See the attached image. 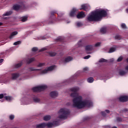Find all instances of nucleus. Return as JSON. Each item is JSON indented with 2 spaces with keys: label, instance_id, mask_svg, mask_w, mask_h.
I'll return each instance as SVG.
<instances>
[{
  "label": "nucleus",
  "instance_id": "nucleus-1",
  "mask_svg": "<svg viewBox=\"0 0 128 128\" xmlns=\"http://www.w3.org/2000/svg\"><path fill=\"white\" fill-rule=\"evenodd\" d=\"M72 93L70 96L74 98L73 99V107L77 108H90L92 106V102L88 100L82 101V97L78 96V92L80 90L78 87H74L70 89Z\"/></svg>",
  "mask_w": 128,
  "mask_h": 128
},
{
  "label": "nucleus",
  "instance_id": "nucleus-2",
  "mask_svg": "<svg viewBox=\"0 0 128 128\" xmlns=\"http://www.w3.org/2000/svg\"><path fill=\"white\" fill-rule=\"evenodd\" d=\"M108 12L104 10L93 11L87 18V22H100L102 18H106Z\"/></svg>",
  "mask_w": 128,
  "mask_h": 128
},
{
  "label": "nucleus",
  "instance_id": "nucleus-3",
  "mask_svg": "<svg viewBox=\"0 0 128 128\" xmlns=\"http://www.w3.org/2000/svg\"><path fill=\"white\" fill-rule=\"evenodd\" d=\"M58 113L62 114L58 116L59 118L66 120V118H68V114H70V112L69 110L66 108H61L59 110Z\"/></svg>",
  "mask_w": 128,
  "mask_h": 128
},
{
  "label": "nucleus",
  "instance_id": "nucleus-4",
  "mask_svg": "<svg viewBox=\"0 0 128 128\" xmlns=\"http://www.w3.org/2000/svg\"><path fill=\"white\" fill-rule=\"evenodd\" d=\"M54 14H56V11H52L50 12V16L49 18V22L48 24H54V22L56 20V17L54 16Z\"/></svg>",
  "mask_w": 128,
  "mask_h": 128
},
{
  "label": "nucleus",
  "instance_id": "nucleus-5",
  "mask_svg": "<svg viewBox=\"0 0 128 128\" xmlns=\"http://www.w3.org/2000/svg\"><path fill=\"white\" fill-rule=\"evenodd\" d=\"M28 8V6L24 5L22 2L20 5L16 4V10H26Z\"/></svg>",
  "mask_w": 128,
  "mask_h": 128
},
{
  "label": "nucleus",
  "instance_id": "nucleus-6",
  "mask_svg": "<svg viewBox=\"0 0 128 128\" xmlns=\"http://www.w3.org/2000/svg\"><path fill=\"white\" fill-rule=\"evenodd\" d=\"M56 66H51L48 68L47 69L41 70V74H48V72H50L54 69Z\"/></svg>",
  "mask_w": 128,
  "mask_h": 128
},
{
  "label": "nucleus",
  "instance_id": "nucleus-7",
  "mask_svg": "<svg viewBox=\"0 0 128 128\" xmlns=\"http://www.w3.org/2000/svg\"><path fill=\"white\" fill-rule=\"evenodd\" d=\"M78 12V10L76 9V8H73L70 14V16L72 17L76 16Z\"/></svg>",
  "mask_w": 128,
  "mask_h": 128
},
{
  "label": "nucleus",
  "instance_id": "nucleus-8",
  "mask_svg": "<svg viewBox=\"0 0 128 128\" xmlns=\"http://www.w3.org/2000/svg\"><path fill=\"white\" fill-rule=\"evenodd\" d=\"M90 8L86 4H83L81 5V8H80V10H84L85 12H88L90 10Z\"/></svg>",
  "mask_w": 128,
  "mask_h": 128
},
{
  "label": "nucleus",
  "instance_id": "nucleus-9",
  "mask_svg": "<svg viewBox=\"0 0 128 128\" xmlns=\"http://www.w3.org/2000/svg\"><path fill=\"white\" fill-rule=\"evenodd\" d=\"M119 100L122 102H128V96H121L119 98Z\"/></svg>",
  "mask_w": 128,
  "mask_h": 128
},
{
  "label": "nucleus",
  "instance_id": "nucleus-10",
  "mask_svg": "<svg viewBox=\"0 0 128 128\" xmlns=\"http://www.w3.org/2000/svg\"><path fill=\"white\" fill-rule=\"evenodd\" d=\"M86 16V14H84V12H81L80 13H78L76 18H84Z\"/></svg>",
  "mask_w": 128,
  "mask_h": 128
},
{
  "label": "nucleus",
  "instance_id": "nucleus-11",
  "mask_svg": "<svg viewBox=\"0 0 128 128\" xmlns=\"http://www.w3.org/2000/svg\"><path fill=\"white\" fill-rule=\"evenodd\" d=\"M58 95V92H56V91H53L50 93V96H51V98H56Z\"/></svg>",
  "mask_w": 128,
  "mask_h": 128
},
{
  "label": "nucleus",
  "instance_id": "nucleus-12",
  "mask_svg": "<svg viewBox=\"0 0 128 128\" xmlns=\"http://www.w3.org/2000/svg\"><path fill=\"white\" fill-rule=\"evenodd\" d=\"M47 54L48 56L54 57L56 56V52L52 51L48 52Z\"/></svg>",
  "mask_w": 128,
  "mask_h": 128
},
{
  "label": "nucleus",
  "instance_id": "nucleus-13",
  "mask_svg": "<svg viewBox=\"0 0 128 128\" xmlns=\"http://www.w3.org/2000/svg\"><path fill=\"white\" fill-rule=\"evenodd\" d=\"M71 60H72V58L70 56H68L67 58H65L64 60V62H71Z\"/></svg>",
  "mask_w": 128,
  "mask_h": 128
},
{
  "label": "nucleus",
  "instance_id": "nucleus-14",
  "mask_svg": "<svg viewBox=\"0 0 128 128\" xmlns=\"http://www.w3.org/2000/svg\"><path fill=\"white\" fill-rule=\"evenodd\" d=\"M46 128V123H42L36 125V128Z\"/></svg>",
  "mask_w": 128,
  "mask_h": 128
},
{
  "label": "nucleus",
  "instance_id": "nucleus-15",
  "mask_svg": "<svg viewBox=\"0 0 128 128\" xmlns=\"http://www.w3.org/2000/svg\"><path fill=\"white\" fill-rule=\"evenodd\" d=\"M12 10L8 11L2 14L3 16H8L12 14Z\"/></svg>",
  "mask_w": 128,
  "mask_h": 128
},
{
  "label": "nucleus",
  "instance_id": "nucleus-16",
  "mask_svg": "<svg viewBox=\"0 0 128 128\" xmlns=\"http://www.w3.org/2000/svg\"><path fill=\"white\" fill-rule=\"evenodd\" d=\"M94 46H92V45H88L86 46L85 50L88 52V51L92 50Z\"/></svg>",
  "mask_w": 128,
  "mask_h": 128
},
{
  "label": "nucleus",
  "instance_id": "nucleus-17",
  "mask_svg": "<svg viewBox=\"0 0 128 128\" xmlns=\"http://www.w3.org/2000/svg\"><path fill=\"white\" fill-rule=\"evenodd\" d=\"M39 92H42V90H44L46 88H48V86H38Z\"/></svg>",
  "mask_w": 128,
  "mask_h": 128
},
{
  "label": "nucleus",
  "instance_id": "nucleus-18",
  "mask_svg": "<svg viewBox=\"0 0 128 128\" xmlns=\"http://www.w3.org/2000/svg\"><path fill=\"white\" fill-rule=\"evenodd\" d=\"M14 36H16V32H14L11 33L10 35L8 37V38H10V40H12L14 38Z\"/></svg>",
  "mask_w": 128,
  "mask_h": 128
},
{
  "label": "nucleus",
  "instance_id": "nucleus-19",
  "mask_svg": "<svg viewBox=\"0 0 128 128\" xmlns=\"http://www.w3.org/2000/svg\"><path fill=\"white\" fill-rule=\"evenodd\" d=\"M118 74L120 76H124L126 74V71L120 70H119Z\"/></svg>",
  "mask_w": 128,
  "mask_h": 128
},
{
  "label": "nucleus",
  "instance_id": "nucleus-20",
  "mask_svg": "<svg viewBox=\"0 0 128 128\" xmlns=\"http://www.w3.org/2000/svg\"><path fill=\"white\" fill-rule=\"evenodd\" d=\"M36 60V58H30L28 60H27V64H32L33 62H34Z\"/></svg>",
  "mask_w": 128,
  "mask_h": 128
},
{
  "label": "nucleus",
  "instance_id": "nucleus-21",
  "mask_svg": "<svg viewBox=\"0 0 128 128\" xmlns=\"http://www.w3.org/2000/svg\"><path fill=\"white\" fill-rule=\"evenodd\" d=\"M32 98H33V100L34 102H40V100L38 98H34V95H32Z\"/></svg>",
  "mask_w": 128,
  "mask_h": 128
},
{
  "label": "nucleus",
  "instance_id": "nucleus-22",
  "mask_svg": "<svg viewBox=\"0 0 128 128\" xmlns=\"http://www.w3.org/2000/svg\"><path fill=\"white\" fill-rule=\"evenodd\" d=\"M100 32L102 34H106V28H101Z\"/></svg>",
  "mask_w": 128,
  "mask_h": 128
},
{
  "label": "nucleus",
  "instance_id": "nucleus-23",
  "mask_svg": "<svg viewBox=\"0 0 128 128\" xmlns=\"http://www.w3.org/2000/svg\"><path fill=\"white\" fill-rule=\"evenodd\" d=\"M44 120H46V121L50 120V116L47 115L46 116H44Z\"/></svg>",
  "mask_w": 128,
  "mask_h": 128
},
{
  "label": "nucleus",
  "instance_id": "nucleus-24",
  "mask_svg": "<svg viewBox=\"0 0 128 128\" xmlns=\"http://www.w3.org/2000/svg\"><path fill=\"white\" fill-rule=\"evenodd\" d=\"M46 126H48V128H52L54 126L53 123L50 122V123H46Z\"/></svg>",
  "mask_w": 128,
  "mask_h": 128
},
{
  "label": "nucleus",
  "instance_id": "nucleus-25",
  "mask_svg": "<svg viewBox=\"0 0 128 128\" xmlns=\"http://www.w3.org/2000/svg\"><path fill=\"white\" fill-rule=\"evenodd\" d=\"M87 80H88V82L92 84V82H94V78L90 77L88 78Z\"/></svg>",
  "mask_w": 128,
  "mask_h": 128
},
{
  "label": "nucleus",
  "instance_id": "nucleus-26",
  "mask_svg": "<svg viewBox=\"0 0 128 128\" xmlns=\"http://www.w3.org/2000/svg\"><path fill=\"white\" fill-rule=\"evenodd\" d=\"M32 90L34 92H40V90L38 89V86L33 88H32Z\"/></svg>",
  "mask_w": 128,
  "mask_h": 128
},
{
  "label": "nucleus",
  "instance_id": "nucleus-27",
  "mask_svg": "<svg viewBox=\"0 0 128 128\" xmlns=\"http://www.w3.org/2000/svg\"><path fill=\"white\" fill-rule=\"evenodd\" d=\"M116 52V48H111L108 52L109 54H112V52Z\"/></svg>",
  "mask_w": 128,
  "mask_h": 128
},
{
  "label": "nucleus",
  "instance_id": "nucleus-28",
  "mask_svg": "<svg viewBox=\"0 0 128 128\" xmlns=\"http://www.w3.org/2000/svg\"><path fill=\"white\" fill-rule=\"evenodd\" d=\"M34 70H40V69H36L34 68H29V72H34Z\"/></svg>",
  "mask_w": 128,
  "mask_h": 128
},
{
  "label": "nucleus",
  "instance_id": "nucleus-29",
  "mask_svg": "<svg viewBox=\"0 0 128 128\" xmlns=\"http://www.w3.org/2000/svg\"><path fill=\"white\" fill-rule=\"evenodd\" d=\"M53 126H58L60 125V122L58 121H54L53 122Z\"/></svg>",
  "mask_w": 128,
  "mask_h": 128
},
{
  "label": "nucleus",
  "instance_id": "nucleus-30",
  "mask_svg": "<svg viewBox=\"0 0 128 128\" xmlns=\"http://www.w3.org/2000/svg\"><path fill=\"white\" fill-rule=\"evenodd\" d=\"M22 22H26L28 20V16H23L21 20Z\"/></svg>",
  "mask_w": 128,
  "mask_h": 128
},
{
  "label": "nucleus",
  "instance_id": "nucleus-31",
  "mask_svg": "<svg viewBox=\"0 0 128 128\" xmlns=\"http://www.w3.org/2000/svg\"><path fill=\"white\" fill-rule=\"evenodd\" d=\"M58 20H62V19H60V18H62V16H64V14L59 13V14H58Z\"/></svg>",
  "mask_w": 128,
  "mask_h": 128
},
{
  "label": "nucleus",
  "instance_id": "nucleus-32",
  "mask_svg": "<svg viewBox=\"0 0 128 128\" xmlns=\"http://www.w3.org/2000/svg\"><path fill=\"white\" fill-rule=\"evenodd\" d=\"M12 80H16V73L12 74Z\"/></svg>",
  "mask_w": 128,
  "mask_h": 128
},
{
  "label": "nucleus",
  "instance_id": "nucleus-33",
  "mask_svg": "<svg viewBox=\"0 0 128 128\" xmlns=\"http://www.w3.org/2000/svg\"><path fill=\"white\" fill-rule=\"evenodd\" d=\"M115 40H122V36L117 34L115 36Z\"/></svg>",
  "mask_w": 128,
  "mask_h": 128
},
{
  "label": "nucleus",
  "instance_id": "nucleus-34",
  "mask_svg": "<svg viewBox=\"0 0 128 128\" xmlns=\"http://www.w3.org/2000/svg\"><path fill=\"white\" fill-rule=\"evenodd\" d=\"M108 62V60L103 58H102L99 60V62Z\"/></svg>",
  "mask_w": 128,
  "mask_h": 128
},
{
  "label": "nucleus",
  "instance_id": "nucleus-35",
  "mask_svg": "<svg viewBox=\"0 0 128 128\" xmlns=\"http://www.w3.org/2000/svg\"><path fill=\"white\" fill-rule=\"evenodd\" d=\"M121 28L124 30H126L127 28L126 25V24L124 23L121 24Z\"/></svg>",
  "mask_w": 128,
  "mask_h": 128
},
{
  "label": "nucleus",
  "instance_id": "nucleus-36",
  "mask_svg": "<svg viewBox=\"0 0 128 128\" xmlns=\"http://www.w3.org/2000/svg\"><path fill=\"white\" fill-rule=\"evenodd\" d=\"M4 98L5 100H8V102H10V100H12V97L10 96L8 97L7 96H5Z\"/></svg>",
  "mask_w": 128,
  "mask_h": 128
},
{
  "label": "nucleus",
  "instance_id": "nucleus-37",
  "mask_svg": "<svg viewBox=\"0 0 128 128\" xmlns=\"http://www.w3.org/2000/svg\"><path fill=\"white\" fill-rule=\"evenodd\" d=\"M46 64L44 63H40L37 66L38 68H42V66H44Z\"/></svg>",
  "mask_w": 128,
  "mask_h": 128
},
{
  "label": "nucleus",
  "instance_id": "nucleus-38",
  "mask_svg": "<svg viewBox=\"0 0 128 128\" xmlns=\"http://www.w3.org/2000/svg\"><path fill=\"white\" fill-rule=\"evenodd\" d=\"M124 59V58H122V56H120V57H119L118 58V59L117 60V62H122V60Z\"/></svg>",
  "mask_w": 128,
  "mask_h": 128
},
{
  "label": "nucleus",
  "instance_id": "nucleus-39",
  "mask_svg": "<svg viewBox=\"0 0 128 128\" xmlns=\"http://www.w3.org/2000/svg\"><path fill=\"white\" fill-rule=\"evenodd\" d=\"M38 48L36 47H34L32 48V52H38Z\"/></svg>",
  "mask_w": 128,
  "mask_h": 128
},
{
  "label": "nucleus",
  "instance_id": "nucleus-40",
  "mask_svg": "<svg viewBox=\"0 0 128 128\" xmlns=\"http://www.w3.org/2000/svg\"><path fill=\"white\" fill-rule=\"evenodd\" d=\"M9 118L10 120H12L14 118V115H10L9 116Z\"/></svg>",
  "mask_w": 128,
  "mask_h": 128
},
{
  "label": "nucleus",
  "instance_id": "nucleus-41",
  "mask_svg": "<svg viewBox=\"0 0 128 128\" xmlns=\"http://www.w3.org/2000/svg\"><path fill=\"white\" fill-rule=\"evenodd\" d=\"M101 44L102 43L100 42H98L96 44H95L94 46L96 48H98V46H100Z\"/></svg>",
  "mask_w": 128,
  "mask_h": 128
},
{
  "label": "nucleus",
  "instance_id": "nucleus-42",
  "mask_svg": "<svg viewBox=\"0 0 128 128\" xmlns=\"http://www.w3.org/2000/svg\"><path fill=\"white\" fill-rule=\"evenodd\" d=\"M84 72H88V68H84L83 69Z\"/></svg>",
  "mask_w": 128,
  "mask_h": 128
},
{
  "label": "nucleus",
  "instance_id": "nucleus-43",
  "mask_svg": "<svg viewBox=\"0 0 128 128\" xmlns=\"http://www.w3.org/2000/svg\"><path fill=\"white\" fill-rule=\"evenodd\" d=\"M44 50H46V48H42L41 50H39V52H44Z\"/></svg>",
  "mask_w": 128,
  "mask_h": 128
},
{
  "label": "nucleus",
  "instance_id": "nucleus-44",
  "mask_svg": "<svg viewBox=\"0 0 128 128\" xmlns=\"http://www.w3.org/2000/svg\"><path fill=\"white\" fill-rule=\"evenodd\" d=\"M78 46H82V40H80L78 42Z\"/></svg>",
  "mask_w": 128,
  "mask_h": 128
},
{
  "label": "nucleus",
  "instance_id": "nucleus-45",
  "mask_svg": "<svg viewBox=\"0 0 128 128\" xmlns=\"http://www.w3.org/2000/svg\"><path fill=\"white\" fill-rule=\"evenodd\" d=\"M90 58V55H88L87 56H85L84 57V60H88V58Z\"/></svg>",
  "mask_w": 128,
  "mask_h": 128
},
{
  "label": "nucleus",
  "instance_id": "nucleus-46",
  "mask_svg": "<svg viewBox=\"0 0 128 128\" xmlns=\"http://www.w3.org/2000/svg\"><path fill=\"white\" fill-rule=\"evenodd\" d=\"M5 95L6 94H0V99L4 98Z\"/></svg>",
  "mask_w": 128,
  "mask_h": 128
},
{
  "label": "nucleus",
  "instance_id": "nucleus-47",
  "mask_svg": "<svg viewBox=\"0 0 128 128\" xmlns=\"http://www.w3.org/2000/svg\"><path fill=\"white\" fill-rule=\"evenodd\" d=\"M116 120L117 122H122V119L121 118L118 117L116 118Z\"/></svg>",
  "mask_w": 128,
  "mask_h": 128
},
{
  "label": "nucleus",
  "instance_id": "nucleus-48",
  "mask_svg": "<svg viewBox=\"0 0 128 128\" xmlns=\"http://www.w3.org/2000/svg\"><path fill=\"white\" fill-rule=\"evenodd\" d=\"M22 63H18L16 64V68H20V66H22Z\"/></svg>",
  "mask_w": 128,
  "mask_h": 128
},
{
  "label": "nucleus",
  "instance_id": "nucleus-49",
  "mask_svg": "<svg viewBox=\"0 0 128 128\" xmlns=\"http://www.w3.org/2000/svg\"><path fill=\"white\" fill-rule=\"evenodd\" d=\"M77 26H82V24L80 22H78L76 24Z\"/></svg>",
  "mask_w": 128,
  "mask_h": 128
},
{
  "label": "nucleus",
  "instance_id": "nucleus-50",
  "mask_svg": "<svg viewBox=\"0 0 128 128\" xmlns=\"http://www.w3.org/2000/svg\"><path fill=\"white\" fill-rule=\"evenodd\" d=\"M102 115L103 116H106V112H102Z\"/></svg>",
  "mask_w": 128,
  "mask_h": 128
},
{
  "label": "nucleus",
  "instance_id": "nucleus-51",
  "mask_svg": "<svg viewBox=\"0 0 128 128\" xmlns=\"http://www.w3.org/2000/svg\"><path fill=\"white\" fill-rule=\"evenodd\" d=\"M71 82H72V78L67 80L66 82H67L68 84H70Z\"/></svg>",
  "mask_w": 128,
  "mask_h": 128
},
{
  "label": "nucleus",
  "instance_id": "nucleus-52",
  "mask_svg": "<svg viewBox=\"0 0 128 128\" xmlns=\"http://www.w3.org/2000/svg\"><path fill=\"white\" fill-rule=\"evenodd\" d=\"M13 10H16V4H14V6H13Z\"/></svg>",
  "mask_w": 128,
  "mask_h": 128
},
{
  "label": "nucleus",
  "instance_id": "nucleus-53",
  "mask_svg": "<svg viewBox=\"0 0 128 128\" xmlns=\"http://www.w3.org/2000/svg\"><path fill=\"white\" fill-rule=\"evenodd\" d=\"M90 119V117L87 116L84 118V120H88Z\"/></svg>",
  "mask_w": 128,
  "mask_h": 128
},
{
  "label": "nucleus",
  "instance_id": "nucleus-54",
  "mask_svg": "<svg viewBox=\"0 0 128 128\" xmlns=\"http://www.w3.org/2000/svg\"><path fill=\"white\" fill-rule=\"evenodd\" d=\"M122 112H128V108H125V109L123 110H122Z\"/></svg>",
  "mask_w": 128,
  "mask_h": 128
},
{
  "label": "nucleus",
  "instance_id": "nucleus-55",
  "mask_svg": "<svg viewBox=\"0 0 128 128\" xmlns=\"http://www.w3.org/2000/svg\"><path fill=\"white\" fill-rule=\"evenodd\" d=\"M22 44V41L19 40L16 42V45L18 46V44Z\"/></svg>",
  "mask_w": 128,
  "mask_h": 128
},
{
  "label": "nucleus",
  "instance_id": "nucleus-56",
  "mask_svg": "<svg viewBox=\"0 0 128 128\" xmlns=\"http://www.w3.org/2000/svg\"><path fill=\"white\" fill-rule=\"evenodd\" d=\"M56 40H58L59 42H60V40H62V38H58L57 39H56Z\"/></svg>",
  "mask_w": 128,
  "mask_h": 128
},
{
  "label": "nucleus",
  "instance_id": "nucleus-57",
  "mask_svg": "<svg viewBox=\"0 0 128 128\" xmlns=\"http://www.w3.org/2000/svg\"><path fill=\"white\" fill-rule=\"evenodd\" d=\"M106 112H107V114H110V110H106Z\"/></svg>",
  "mask_w": 128,
  "mask_h": 128
},
{
  "label": "nucleus",
  "instance_id": "nucleus-58",
  "mask_svg": "<svg viewBox=\"0 0 128 128\" xmlns=\"http://www.w3.org/2000/svg\"><path fill=\"white\" fill-rule=\"evenodd\" d=\"M125 70H128V65L126 66Z\"/></svg>",
  "mask_w": 128,
  "mask_h": 128
},
{
  "label": "nucleus",
  "instance_id": "nucleus-59",
  "mask_svg": "<svg viewBox=\"0 0 128 128\" xmlns=\"http://www.w3.org/2000/svg\"><path fill=\"white\" fill-rule=\"evenodd\" d=\"M4 62V59H0V64H2Z\"/></svg>",
  "mask_w": 128,
  "mask_h": 128
},
{
  "label": "nucleus",
  "instance_id": "nucleus-60",
  "mask_svg": "<svg viewBox=\"0 0 128 128\" xmlns=\"http://www.w3.org/2000/svg\"><path fill=\"white\" fill-rule=\"evenodd\" d=\"M14 68H15V70L16 69V64H15L14 66Z\"/></svg>",
  "mask_w": 128,
  "mask_h": 128
},
{
  "label": "nucleus",
  "instance_id": "nucleus-61",
  "mask_svg": "<svg viewBox=\"0 0 128 128\" xmlns=\"http://www.w3.org/2000/svg\"><path fill=\"white\" fill-rule=\"evenodd\" d=\"M126 14H128V8L126 10Z\"/></svg>",
  "mask_w": 128,
  "mask_h": 128
},
{
  "label": "nucleus",
  "instance_id": "nucleus-62",
  "mask_svg": "<svg viewBox=\"0 0 128 128\" xmlns=\"http://www.w3.org/2000/svg\"><path fill=\"white\" fill-rule=\"evenodd\" d=\"M19 76L18 74L16 73V78H18Z\"/></svg>",
  "mask_w": 128,
  "mask_h": 128
},
{
  "label": "nucleus",
  "instance_id": "nucleus-63",
  "mask_svg": "<svg viewBox=\"0 0 128 128\" xmlns=\"http://www.w3.org/2000/svg\"><path fill=\"white\" fill-rule=\"evenodd\" d=\"M14 46H16V42H14Z\"/></svg>",
  "mask_w": 128,
  "mask_h": 128
},
{
  "label": "nucleus",
  "instance_id": "nucleus-64",
  "mask_svg": "<svg viewBox=\"0 0 128 128\" xmlns=\"http://www.w3.org/2000/svg\"><path fill=\"white\" fill-rule=\"evenodd\" d=\"M0 26H2V22H0Z\"/></svg>",
  "mask_w": 128,
  "mask_h": 128
}]
</instances>
